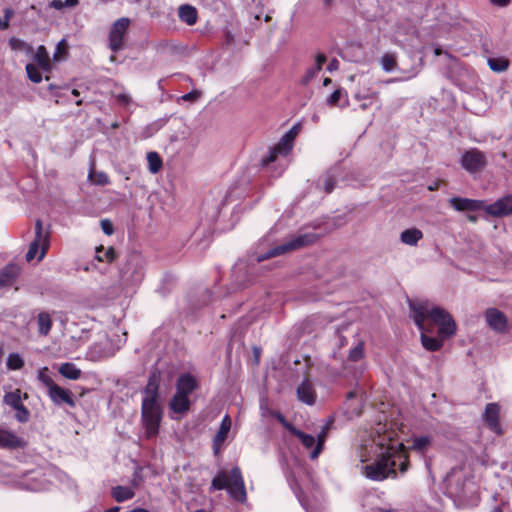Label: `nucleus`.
<instances>
[{
    "label": "nucleus",
    "instance_id": "0e129e2a",
    "mask_svg": "<svg viewBox=\"0 0 512 512\" xmlns=\"http://www.w3.org/2000/svg\"><path fill=\"white\" fill-rule=\"evenodd\" d=\"M225 37H226L227 44H232L234 42L233 35L230 32H226Z\"/></svg>",
    "mask_w": 512,
    "mask_h": 512
},
{
    "label": "nucleus",
    "instance_id": "a878e982",
    "mask_svg": "<svg viewBox=\"0 0 512 512\" xmlns=\"http://www.w3.org/2000/svg\"><path fill=\"white\" fill-rule=\"evenodd\" d=\"M422 237L423 233L417 228L406 229L400 234L401 242L409 246H416Z\"/></svg>",
    "mask_w": 512,
    "mask_h": 512
},
{
    "label": "nucleus",
    "instance_id": "13d9d810",
    "mask_svg": "<svg viewBox=\"0 0 512 512\" xmlns=\"http://www.w3.org/2000/svg\"><path fill=\"white\" fill-rule=\"evenodd\" d=\"M51 6L57 10H61L62 8H64V1L62 0H53L51 2Z\"/></svg>",
    "mask_w": 512,
    "mask_h": 512
},
{
    "label": "nucleus",
    "instance_id": "864d4df0",
    "mask_svg": "<svg viewBox=\"0 0 512 512\" xmlns=\"http://www.w3.org/2000/svg\"><path fill=\"white\" fill-rule=\"evenodd\" d=\"M38 379L41 381V383L47 388V391L55 384V382L44 373V371H41L38 375Z\"/></svg>",
    "mask_w": 512,
    "mask_h": 512
},
{
    "label": "nucleus",
    "instance_id": "cd10ccee",
    "mask_svg": "<svg viewBox=\"0 0 512 512\" xmlns=\"http://www.w3.org/2000/svg\"><path fill=\"white\" fill-rule=\"evenodd\" d=\"M109 346V342L106 340L104 343L99 342L95 343L91 346L89 355L92 360H98L101 358L110 357L113 353L106 350V347Z\"/></svg>",
    "mask_w": 512,
    "mask_h": 512
},
{
    "label": "nucleus",
    "instance_id": "aec40b11",
    "mask_svg": "<svg viewBox=\"0 0 512 512\" xmlns=\"http://www.w3.org/2000/svg\"><path fill=\"white\" fill-rule=\"evenodd\" d=\"M191 401L188 397L174 394L169 402V409L177 414L184 415L190 410Z\"/></svg>",
    "mask_w": 512,
    "mask_h": 512
},
{
    "label": "nucleus",
    "instance_id": "2eb2a0df",
    "mask_svg": "<svg viewBox=\"0 0 512 512\" xmlns=\"http://www.w3.org/2000/svg\"><path fill=\"white\" fill-rule=\"evenodd\" d=\"M26 441L21 436L17 435L14 431L0 428V448L1 449H18L24 448Z\"/></svg>",
    "mask_w": 512,
    "mask_h": 512
},
{
    "label": "nucleus",
    "instance_id": "f3484780",
    "mask_svg": "<svg viewBox=\"0 0 512 512\" xmlns=\"http://www.w3.org/2000/svg\"><path fill=\"white\" fill-rule=\"evenodd\" d=\"M485 211L493 216H506L512 213V196L498 199L485 207Z\"/></svg>",
    "mask_w": 512,
    "mask_h": 512
},
{
    "label": "nucleus",
    "instance_id": "c03bdc74",
    "mask_svg": "<svg viewBox=\"0 0 512 512\" xmlns=\"http://www.w3.org/2000/svg\"><path fill=\"white\" fill-rule=\"evenodd\" d=\"M67 42L65 39H62L56 46V51L54 52L53 59L55 61H60L66 58L67 52Z\"/></svg>",
    "mask_w": 512,
    "mask_h": 512
},
{
    "label": "nucleus",
    "instance_id": "6e6552de",
    "mask_svg": "<svg viewBox=\"0 0 512 512\" xmlns=\"http://www.w3.org/2000/svg\"><path fill=\"white\" fill-rule=\"evenodd\" d=\"M48 246V234L44 233L42 221L38 219L35 223V239L30 244L26 254L27 261L33 260L37 256L39 249H41V251L38 255V260H42L45 256Z\"/></svg>",
    "mask_w": 512,
    "mask_h": 512
},
{
    "label": "nucleus",
    "instance_id": "bf43d9fd",
    "mask_svg": "<svg viewBox=\"0 0 512 512\" xmlns=\"http://www.w3.org/2000/svg\"><path fill=\"white\" fill-rule=\"evenodd\" d=\"M290 477H291V478H293L292 480L289 478L290 486H291V488L294 490L295 494L299 497V495H298V493H297V491H296V487H295V486H297V487H298V483H297V480H296V478H295V474H294V472L292 473V475H291Z\"/></svg>",
    "mask_w": 512,
    "mask_h": 512
},
{
    "label": "nucleus",
    "instance_id": "ea45409f",
    "mask_svg": "<svg viewBox=\"0 0 512 512\" xmlns=\"http://www.w3.org/2000/svg\"><path fill=\"white\" fill-rule=\"evenodd\" d=\"M6 365L11 370H18L23 367L24 362L19 354L11 353V354H9V356L7 358Z\"/></svg>",
    "mask_w": 512,
    "mask_h": 512
},
{
    "label": "nucleus",
    "instance_id": "69168bd1",
    "mask_svg": "<svg viewBox=\"0 0 512 512\" xmlns=\"http://www.w3.org/2000/svg\"><path fill=\"white\" fill-rule=\"evenodd\" d=\"M119 511H120V507L114 506V507L107 509L105 512H119Z\"/></svg>",
    "mask_w": 512,
    "mask_h": 512
},
{
    "label": "nucleus",
    "instance_id": "4d7b16f0",
    "mask_svg": "<svg viewBox=\"0 0 512 512\" xmlns=\"http://www.w3.org/2000/svg\"><path fill=\"white\" fill-rule=\"evenodd\" d=\"M490 2L493 5L499 6V7H506L510 4V0H490Z\"/></svg>",
    "mask_w": 512,
    "mask_h": 512
},
{
    "label": "nucleus",
    "instance_id": "c9c22d12",
    "mask_svg": "<svg viewBox=\"0 0 512 512\" xmlns=\"http://www.w3.org/2000/svg\"><path fill=\"white\" fill-rule=\"evenodd\" d=\"M148 169L152 174L158 173L162 168V159L157 152L151 151L147 153Z\"/></svg>",
    "mask_w": 512,
    "mask_h": 512
},
{
    "label": "nucleus",
    "instance_id": "5fc2aeb1",
    "mask_svg": "<svg viewBox=\"0 0 512 512\" xmlns=\"http://www.w3.org/2000/svg\"><path fill=\"white\" fill-rule=\"evenodd\" d=\"M100 225H101V229H102V231H103L106 235L110 236V235H112V234H113V232H114V228H113V225H112V223H111V221H110V220H108V219H103V220H101Z\"/></svg>",
    "mask_w": 512,
    "mask_h": 512
},
{
    "label": "nucleus",
    "instance_id": "a19ab883",
    "mask_svg": "<svg viewBox=\"0 0 512 512\" xmlns=\"http://www.w3.org/2000/svg\"><path fill=\"white\" fill-rule=\"evenodd\" d=\"M26 72H27V76L28 78L34 82V83H39L41 82L42 80V74H41V71L39 70V68L34 65V64H27L26 65Z\"/></svg>",
    "mask_w": 512,
    "mask_h": 512
},
{
    "label": "nucleus",
    "instance_id": "20e7f679",
    "mask_svg": "<svg viewBox=\"0 0 512 512\" xmlns=\"http://www.w3.org/2000/svg\"><path fill=\"white\" fill-rule=\"evenodd\" d=\"M300 123L294 124L279 140V142L269 149L266 155L260 160L263 168L271 169L275 174L280 175L286 168V157L292 151L294 140L300 132Z\"/></svg>",
    "mask_w": 512,
    "mask_h": 512
},
{
    "label": "nucleus",
    "instance_id": "b1692460",
    "mask_svg": "<svg viewBox=\"0 0 512 512\" xmlns=\"http://www.w3.org/2000/svg\"><path fill=\"white\" fill-rule=\"evenodd\" d=\"M179 18L187 25H194L197 22V10L194 6L183 4L178 10Z\"/></svg>",
    "mask_w": 512,
    "mask_h": 512
},
{
    "label": "nucleus",
    "instance_id": "4be33fe9",
    "mask_svg": "<svg viewBox=\"0 0 512 512\" xmlns=\"http://www.w3.org/2000/svg\"><path fill=\"white\" fill-rule=\"evenodd\" d=\"M34 60L43 72L48 73L51 71L52 64L49 57V53L45 46H38L34 54Z\"/></svg>",
    "mask_w": 512,
    "mask_h": 512
},
{
    "label": "nucleus",
    "instance_id": "412c9836",
    "mask_svg": "<svg viewBox=\"0 0 512 512\" xmlns=\"http://www.w3.org/2000/svg\"><path fill=\"white\" fill-rule=\"evenodd\" d=\"M327 58L324 54L319 53L316 56V61L313 66L307 69L305 75L301 79L303 85H308L314 77L321 71L322 65L326 62Z\"/></svg>",
    "mask_w": 512,
    "mask_h": 512
},
{
    "label": "nucleus",
    "instance_id": "9b49d317",
    "mask_svg": "<svg viewBox=\"0 0 512 512\" xmlns=\"http://www.w3.org/2000/svg\"><path fill=\"white\" fill-rule=\"evenodd\" d=\"M485 320L488 326L497 333H504L508 329V319L506 315L497 308H488L485 311Z\"/></svg>",
    "mask_w": 512,
    "mask_h": 512
},
{
    "label": "nucleus",
    "instance_id": "7ed1b4c3",
    "mask_svg": "<svg viewBox=\"0 0 512 512\" xmlns=\"http://www.w3.org/2000/svg\"><path fill=\"white\" fill-rule=\"evenodd\" d=\"M159 375L152 373L144 389L141 405L142 425L147 438L155 437L162 420V407L159 402Z\"/></svg>",
    "mask_w": 512,
    "mask_h": 512
},
{
    "label": "nucleus",
    "instance_id": "473e14b6",
    "mask_svg": "<svg viewBox=\"0 0 512 512\" xmlns=\"http://www.w3.org/2000/svg\"><path fill=\"white\" fill-rule=\"evenodd\" d=\"M37 324L38 332L43 336L48 335L52 326V320L50 315L47 312L39 313L37 317Z\"/></svg>",
    "mask_w": 512,
    "mask_h": 512
},
{
    "label": "nucleus",
    "instance_id": "f704fd0d",
    "mask_svg": "<svg viewBox=\"0 0 512 512\" xmlns=\"http://www.w3.org/2000/svg\"><path fill=\"white\" fill-rule=\"evenodd\" d=\"M431 445V438L428 436H418L414 437L411 444V449L416 452L423 454L425 453Z\"/></svg>",
    "mask_w": 512,
    "mask_h": 512
},
{
    "label": "nucleus",
    "instance_id": "c756f323",
    "mask_svg": "<svg viewBox=\"0 0 512 512\" xmlns=\"http://www.w3.org/2000/svg\"><path fill=\"white\" fill-rule=\"evenodd\" d=\"M58 372L65 378L77 380L81 376V370L73 363H63L60 365Z\"/></svg>",
    "mask_w": 512,
    "mask_h": 512
},
{
    "label": "nucleus",
    "instance_id": "4468645a",
    "mask_svg": "<svg viewBox=\"0 0 512 512\" xmlns=\"http://www.w3.org/2000/svg\"><path fill=\"white\" fill-rule=\"evenodd\" d=\"M366 399L365 392L360 387L349 391L346 395L345 406L351 415L359 416L362 411L363 402Z\"/></svg>",
    "mask_w": 512,
    "mask_h": 512
},
{
    "label": "nucleus",
    "instance_id": "37998d69",
    "mask_svg": "<svg viewBox=\"0 0 512 512\" xmlns=\"http://www.w3.org/2000/svg\"><path fill=\"white\" fill-rule=\"evenodd\" d=\"M88 178L97 185H106L109 183V178L105 172L90 171Z\"/></svg>",
    "mask_w": 512,
    "mask_h": 512
},
{
    "label": "nucleus",
    "instance_id": "9d476101",
    "mask_svg": "<svg viewBox=\"0 0 512 512\" xmlns=\"http://www.w3.org/2000/svg\"><path fill=\"white\" fill-rule=\"evenodd\" d=\"M461 164L469 173H475L485 167L486 157L478 149H470L463 154Z\"/></svg>",
    "mask_w": 512,
    "mask_h": 512
},
{
    "label": "nucleus",
    "instance_id": "338daca9",
    "mask_svg": "<svg viewBox=\"0 0 512 512\" xmlns=\"http://www.w3.org/2000/svg\"><path fill=\"white\" fill-rule=\"evenodd\" d=\"M183 96H187V97L198 96V94L195 91H192V92H188V93L184 94Z\"/></svg>",
    "mask_w": 512,
    "mask_h": 512
},
{
    "label": "nucleus",
    "instance_id": "603ef678",
    "mask_svg": "<svg viewBox=\"0 0 512 512\" xmlns=\"http://www.w3.org/2000/svg\"><path fill=\"white\" fill-rule=\"evenodd\" d=\"M270 413L283 425L284 428H286L291 433L293 432V428L295 427L290 424L281 413L274 411H271Z\"/></svg>",
    "mask_w": 512,
    "mask_h": 512
},
{
    "label": "nucleus",
    "instance_id": "7c9ffc66",
    "mask_svg": "<svg viewBox=\"0 0 512 512\" xmlns=\"http://www.w3.org/2000/svg\"><path fill=\"white\" fill-rule=\"evenodd\" d=\"M292 434L295 435L300 440L303 447L307 449L309 453L312 451V449L315 447L317 443L315 436L306 434L297 428H293Z\"/></svg>",
    "mask_w": 512,
    "mask_h": 512
},
{
    "label": "nucleus",
    "instance_id": "4c0bfd02",
    "mask_svg": "<svg viewBox=\"0 0 512 512\" xmlns=\"http://www.w3.org/2000/svg\"><path fill=\"white\" fill-rule=\"evenodd\" d=\"M8 44L14 51H25L26 53H31L33 51V47L31 45L16 37L10 38Z\"/></svg>",
    "mask_w": 512,
    "mask_h": 512
},
{
    "label": "nucleus",
    "instance_id": "58836bf2",
    "mask_svg": "<svg viewBox=\"0 0 512 512\" xmlns=\"http://www.w3.org/2000/svg\"><path fill=\"white\" fill-rule=\"evenodd\" d=\"M115 258V251L112 247H109L104 251L103 247L96 249V259L100 262L112 261Z\"/></svg>",
    "mask_w": 512,
    "mask_h": 512
},
{
    "label": "nucleus",
    "instance_id": "e433bc0d",
    "mask_svg": "<svg viewBox=\"0 0 512 512\" xmlns=\"http://www.w3.org/2000/svg\"><path fill=\"white\" fill-rule=\"evenodd\" d=\"M4 403L13 409L18 408V406L22 405V399L20 390H15L9 393H6L4 396Z\"/></svg>",
    "mask_w": 512,
    "mask_h": 512
},
{
    "label": "nucleus",
    "instance_id": "3c124183",
    "mask_svg": "<svg viewBox=\"0 0 512 512\" xmlns=\"http://www.w3.org/2000/svg\"><path fill=\"white\" fill-rule=\"evenodd\" d=\"M13 16V10L10 8H6L4 10V17L3 19L0 18V29L6 30L9 27V21L11 17Z\"/></svg>",
    "mask_w": 512,
    "mask_h": 512
},
{
    "label": "nucleus",
    "instance_id": "1a4fd4ad",
    "mask_svg": "<svg viewBox=\"0 0 512 512\" xmlns=\"http://www.w3.org/2000/svg\"><path fill=\"white\" fill-rule=\"evenodd\" d=\"M130 25V19L122 17L116 20L109 32V47L113 52L120 51L123 48V42Z\"/></svg>",
    "mask_w": 512,
    "mask_h": 512
},
{
    "label": "nucleus",
    "instance_id": "6e6d98bb",
    "mask_svg": "<svg viewBox=\"0 0 512 512\" xmlns=\"http://www.w3.org/2000/svg\"><path fill=\"white\" fill-rule=\"evenodd\" d=\"M469 100H470L469 102L464 103V107L466 109L471 110L474 114H479L481 112V109H472V107H471L472 103L471 102L475 101V100H481V101L482 100H487V98H475V97H472V98H469Z\"/></svg>",
    "mask_w": 512,
    "mask_h": 512
},
{
    "label": "nucleus",
    "instance_id": "f257e3e1",
    "mask_svg": "<svg viewBox=\"0 0 512 512\" xmlns=\"http://www.w3.org/2000/svg\"><path fill=\"white\" fill-rule=\"evenodd\" d=\"M360 460L367 463L361 472L374 481H382L396 476V467L401 473L408 469V459L403 443L398 439V431L392 423L378 421L371 433V439L363 445Z\"/></svg>",
    "mask_w": 512,
    "mask_h": 512
},
{
    "label": "nucleus",
    "instance_id": "f03ea898",
    "mask_svg": "<svg viewBox=\"0 0 512 512\" xmlns=\"http://www.w3.org/2000/svg\"><path fill=\"white\" fill-rule=\"evenodd\" d=\"M411 316L421 332V343L428 351H438L443 339L456 332L451 315L439 306L425 302H410Z\"/></svg>",
    "mask_w": 512,
    "mask_h": 512
},
{
    "label": "nucleus",
    "instance_id": "0eeeda50",
    "mask_svg": "<svg viewBox=\"0 0 512 512\" xmlns=\"http://www.w3.org/2000/svg\"><path fill=\"white\" fill-rule=\"evenodd\" d=\"M144 267L145 259L140 253L133 252L129 254L120 268L122 281L128 285L139 283L144 276Z\"/></svg>",
    "mask_w": 512,
    "mask_h": 512
},
{
    "label": "nucleus",
    "instance_id": "ddd939ff",
    "mask_svg": "<svg viewBox=\"0 0 512 512\" xmlns=\"http://www.w3.org/2000/svg\"><path fill=\"white\" fill-rule=\"evenodd\" d=\"M47 392L50 400L57 406L64 404L71 408L76 406V401L73 398L72 392L68 389L60 387L56 383Z\"/></svg>",
    "mask_w": 512,
    "mask_h": 512
},
{
    "label": "nucleus",
    "instance_id": "5701e85b",
    "mask_svg": "<svg viewBox=\"0 0 512 512\" xmlns=\"http://www.w3.org/2000/svg\"><path fill=\"white\" fill-rule=\"evenodd\" d=\"M330 425H331V421L327 422L326 424H324L322 426L321 430L317 433V436L315 438L317 443H316L315 447L312 449V451L310 452V458L312 460H315L316 458H318V456L322 452L324 443H325L327 435H328V431L330 429Z\"/></svg>",
    "mask_w": 512,
    "mask_h": 512
},
{
    "label": "nucleus",
    "instance_id": "39448f33",
    "mask_svg": "<svg viewBox=\"0 0 512 512\" xmlns=\"http://www.w3.org/2000/svg\"><path fill=\"white\" fill-rule=\"evenodd\" d=\"M226 489L232 499L244 503L247 493L239 467H233L230 473L219 472L212 480L210 491Z\"/></svg>",
    "mask_w": 512,
    "mask_h": 512
},
{
    "label": "nucleus",
    "instance_id": "e2e57ef3",
    "mask_svg": "<svg viewBox=\"0 0 512 512\" xmlns=\"http://www.w3.org/2000/svg\"><path fill=\"white\" fill-rule=\"evenodd\" d=\"M364 98H358V97H355L353 98V100L358 103L359 107H361L362 109H365L367 107V104L362 102Z\"/></svg>",
    "mask_w": 512,
    "mask_h": 512
},
{
    "label": "nucleus",
    "instance_id": "72a5a7b5",
    "mask_svg": "<svg viewBox=\"0 0 512 512\" xmlns=\"http://www.w3.org/2000/svg\"><path fill=\"white\" fill-rule=\"evenodd\" d=\"M487 62L489 68L497 73L504 72L509 68V60L505 57H492Z\"/></svg>",
    "mask_w": 512,
    "mask_h": 512
},
{
    "label": "nucleus",
    "instance_id": "de8ad7c7",
    "mask_svg": "<svg viewBox=\"0 0 512 512\" xmlns=\"http://www.w3.org/2000/svg\"><path fill=\"white\" fill-rule=\"evenodd\" d=\"M246 270L247 264L243 260H240L235 264V266L233 267V276L235 277L236 281L240 282L241 284H244L245 281H242L239 278L244 271L246 272Z\"/></svg>",
    "mask_w": 512,
    "mask_h": 512
},
{
    "label": "nucleus",
    "instance_id": "79ce46f5",
    "mask_svg": "<svg viewBox=\"0 0 512 512\" xmlns=\"http://www.w3.org/2000/svg\"><path fill=\"white\" fill-rule=\"evenodd\" d=\"M325 105L328 108L339 107L341 109L351 106L348 98H327Z\"/></svg>",
    "mask_w": 512,
    "mask_h": 512
},
{
    "label": "nucleus",
    "instance_id": "a211bd4d",
    "mask_svg": "<svg viewBox=\"0 0 512 512\" xmlns=\"http://www.w3.org/2000/svg\"><path fill=\"white\" fill-rule=\"evenodd\" d=\"M449 204L457 211H477L482 209L483 201L453 197L449 200Z\"/></svg>",
    "mask_w": 512,
    "mask_h": 512
},
{
    "label": "nucleus",
    "instance_id": "6ab92c4d",
    "mask_svg": "<svg viewBox=\"0 0 512 512\" xmlns=\"http://www.w3.org/2000/svg\"><path fill=\"white\" fill-rule=\"evenodd\" d=\"M298 399L307 404L313 405L316 400V393L309 379H305L296 390Z\"/></svg>",
    "mask_w": 512,
    "mask_h": 512
},
{
    "label": "nucleus",
    "instance_id": "8fccbe9b",
    "mask_svg": "<svg viewBox=\"0 0 512 512\" xmlns=\"http://www.w3.org/2000/svg\"><path fill=\"white\" fill-rule=\"evenodd\" d=\"M25 488L30 491H40L45 489V486L42 483L36 481V478L33 477L27 480L25 483Z\"/></svg>",
    "mask_w": 512,
    "mask_h": 512
},
{
    "label": "nucleus",
    "instance_id": "c85d7f7f",
    "mask_svg": "<svg viewBox=\"0 0 512 512\" xmlns=\"http://www.w3.org/2000/svg\"><path fill=\"white\" fill-rule=\"evenodd\" d=\"M231 428V419L229 415H225L221 421L220 427L218 432L216 433L214 437V445L222 444L230 431Z\"/></svg>",
    "mask_w": 512,
    "mask_h": 512
},
{
    "label": "nucleus",
    "instance_id": "dca6fc26",
    "mask_svg": "<svg viewBox=\"0 0 512 512\" xmlns=\"http://www.w3.org/2000/svg\"><path fill=\"white\" fill-rule=\"evenodd\" d=\"M198 384L195 377L189 373L182 374L176 382V394L188 397L196 390Z\"/></svg>",
    "mask_w": 512,
    "mask_h": 512
},
{
    "label": "nucleus",
    "instance_id": "680f3d73",
    "mask_svg": "<svg viewBox=\"0 0 512 512\" xmlns=\"http://www.w3.org/2000/svg\"><path fill=\"white\" fill-rule=\"evenodd\" d=\"M338 61L336 59H333L329 65H328V70L332 71L334 69H337L338 68Z\"/></svg>",
    "mask_w": 512,
    "mask_h": 512
},
{
    "label": "nucleus",
    "instance_id": "052dcab7",
    "mask_svg": "<svg viewBox=\"0 0 512 512\" xmlns=\"http://www.w3.org/2000/svg\"><path fill=\"white\" fill-rule=\"evenodd\" d=\"M78 4V0H65L64 7H74Z\"/></svg>",
    "mask_w": 512,
    "mask_h": 512
},
{
    "label": "nucleus",
    "instance_id": "09e8293b",
    "mask_svg": "<svg viewBox=\"0 0 512 512\" xmlns=\"http://www.w3.org/2000/svg\"><path fill=\"white\" fill-rule=\"evenodd\" d=\"M381 63H382L384 70L391 71L394 69L396 61H395V58L393 55L385 54L382 57Z\"/></svg>",
    "mask_w": 512,
    "mask_h": 512
},
{
    "label": "nucleus",
    "instance_id": "f8f14e48",
    "mask_svg": "<svg viewBox=\"0 0 512 512\" xmlns=\"http://www.w3.org/2000/svg\"><path fill=\"white\" fill-rule=\"evenodd\" d=\"M500 406L497 403H488L485 406V410L483 413V419L486 423V426L497 435H501L503 430L501 428L500 422Z\"/></svg>",
    "mask_w": 512,
    "mask_h": 512
},
{
    "label": "nucleus",
    "instance_id": "774afa93",
    "mask_svg": "<svg viewBox=\"0 0 512 512\" xmlns=\"http://www.w3.org/2000/svg\"><path fill=\"white\" fill-rule=\"evenodd\" d=\"M330 96H333V97L341 96V95H340V91H339V90H335V91H333V92L330 94Z\"/></svg>",
    "mask_w": 512,
    "mask_h": 512
},
{
    "label": "nucleus",
    "instance_id": "393cba45",
    "mask_svg": "<svg viewBox=\"0 0 512 512\" xmlns=\"http://www.w3.org/2000/svg\"><path fill=\"white\" fill-rule=\"evenodd\" d=\"M337 171L338 168H333L329 170L327 174L319 178L317 186L320 189H323L326 193H331L334 189Z\"/></svg>",
    "mask_w": 512,
    "mask_h": 512
},
{
    "label": "nucleus",
    "instance_id": "2f4dec72",
    "mask_svg": "<svg viewBox=\"0 0 512 512\" xmlns=\"http://www.w3.org/2000/svg\"><path fill=\"white\" fill-rule=\"evenodd\" d=\"M17 274L14 266H7L0 271V289L10 286Z\"/></svg>",
    "mask_w": 512,
    "mask_h": 512
},
{
    "label": "nucleus",
    "instance_id": "49530a36",
    "mask_svg": "<svg viewBox=\"0 0 512 512\" xmlns=\"http://www.w3.org/2000/svg\"><path fill=\"white\" fill-rule=\"evenodd\" d=\"M363 355H364L363 344L359 343L350 351L348 360L351 362H357L360 359H362Z\"/></svg>",
    "mask_w": 512,
    "mask_h": 512
},
{
    "label": "nucleus",
    "instance_id": "bb28decb",
    "mask_svg": "<svg viewBox=\"0 0 512 512\" xmlns=\"http://www.w3.org/2000/svg\"><path fill=\"white\" fill-rule=\"evenodd\" d=\"M112 497L119 503L132 499L135 496L133 488L126 486H115L111 490Z\"/></svg>",
    "mask_w": 512,
    "mask_h": 512
},
{
    "label": "nucleus",
    "instance_id": "a18cd8bd",
    "mask_svg": "<svg viewBox=\"0 0 512 512\" xmlns=\"http://www.w3.org/2000/svg\"><path fill=\"white\" fill-rule=\"evenodd\" d=\"M15 410V419L17 421L20 423H26L29 420L30 412L23 404L18 406V408H15Z\"/></svg>",
    "mask_w": 512,
    "mask_h": 512
},
{
    "label": "nucleus",
    "instance_id": "423d86ee",
    "mask_svg": "<svg viewBox=\"0 0 512 512\" xmlns=\"http://www.w3.org/2000/svg\"><path fill=\"white\" fill-rule=\"evenodd\" d=\"M316 240L317 235L314 233H301L298 235H294L287 239L282 244H277L265 252H257L255 255L250 257L249 264H254L255 262L260 263L268 258L275 257L286 252L293 251L306 245L312 244Z\"/></svg>",
    "mask_w": 512,
    "mask_h": 512
}]
</instances>
